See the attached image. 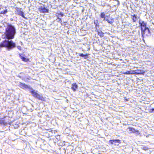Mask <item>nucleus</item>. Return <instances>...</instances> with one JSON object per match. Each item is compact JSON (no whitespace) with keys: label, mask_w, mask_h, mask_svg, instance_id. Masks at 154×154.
<instances>
[{"label":"nucleus","mask_w":154,"mask_h":154,"mask_svg":"<svg viewBox=\"0 0 154 154\" xmlns=\"http://www.w3.org/2000/svg\"><path fill=\"white\" fill-rule=\"evenodd\" d=\"M20 87L23 89L27 88H29L30 89H32V88H30L29 86H28V85H25V84L20 83Z\"/></svg>","instance_id":"7"},{"label":"nucleus","mask_w":154,"mask_h":154,"mask_svg":"<svg viewBox=\"0 0 154 154\" xmlns=\"http://www.w3.org/2000/svg\"><path fill=\"white\" fill-rule=\"evenodd\" d=\"M121 140H110L109 142L111 144H114L116 146H118L120 143Z\"/></svg>","instance_id":"6"},{"label":"nucleus","mask_w":154,"mask_h":154,"mask_svg":"<svg viewBox=\"0 0 154 154\" xmlns=\"http://www.w3.org/2000/svg\"><path fill=\"white\" fill-rule=\"evenodd\" d=\"M105 20L107 21L108 23H112L114 21L113 19V18L108 19L107 18Z\"/></svg>","instance_id":"13"},{"label":"nucleus","mask_w":154,"mask_h":154,"mask_svg":"<svg viewBox=\"0 0 154 154\" xmlns=\"http://www.w3.org/2000/svg\"><path fill=\"white\" fill-rule=\"evenodd\" d=\"M61 16H63V14H61Z\"/></svg>","instance_id":"22"},{"label":"nucleus","mask_w":154,"mask_h":154,"mask_svg":"<svg viewBox=\"0 0 154 154\" xmlns=\"http://www.w3.org/2000/svg\"><path fill=\"white\" fill-rule=\"evenodd\" d=\"M100 17L101 18H103L104 20H106V19L108 17L107 16H106L104 12L101 13L100 14Z\"/></svg>","instance_id":"12"},{"label":"nucleus","mask_w":154,"mask_h":154,"mask_svg":"<svg viewBox=\"0 0 154 154\" xmlns=\"http://www.w3.org/2000/svg\"><path fill=\"white\" fill-rule=\"evenodd\" d=\"M0 124H3L4 125H6V122L3 120H0Z\"/></svg>","instance_id":"18"},{"label":"nucleus","mask_w":154,"mask_h":154,"mask_svg":"<svg viewBox=\"0 0 154 154\" xmlns=\"http://www.w3.org/2000/svg\"><path fill=\"white\" fill-rule=\"evenodd\" d=\"M139 24L141 26L142 36L143 37L144 30L147 28L146 27V23L144 22L143 21L140 20L139 21Z\"/></svg>","instance_id":"4"},{"label":"nucleus","mask_w":154,"mask_h":154,"mask_svg":"<svg viewBox=\"0 0 154 154\" xmlns=\"http://www.w3.org/2000/svg\"><path fill=\"white\" fill-rule=\"evenodd\" d=\"M30 92L32 93V96L42 101L45 100V97L37 93L36 92H35L32 89H31V91H30Z\"/></svg>","instance_id":"2"},{"label":"nucleus","mask_w":154,"mask_h":154,"mask_svg":"<svg viewBox=\"0 0 154 154\" xmlns=\"http://www.w3.org/2000/svg\"><path fill=\"white\" fill-rule=\"evenodd\" d=\"M20 58L22 59L23 61H24L26 62H27L29 60V59H27L24 57L21 56L20 55Z\"/></svg>","instance_id":"15"},{"label":"nucleus","mask_w":154,"mask_h":154,"mask_svg":"<svg viewBox=\"0 0 154 154\" xmlns=\"http://www.w3.org/2000/svg\"><path fill=\"white\" fill-rule=\"evenodd\" d=\"M79 55L80 57H84L85 59H86L88 57V54H79Z\"/></svg>","instance_id":"11"},{"label":"nucleus","mask_w":154,"mask_h":154,"mask_svg":"<svg viewBox=\"0 0 154 154\" xmlns=\"http://www.w3.org/2000/svg\"><path fill=\"white\" fill-rule=\"evenodd\" d=\"M40 11L43 13H46L48 11L47 9L44 8H42L40 9Z\"/></svg>","instance_id":"14"},{"label":"nucleus","mask_w":154,"mask_h":154,"mask_svg":"<svg viewBox=\"0 0 154 154\" xmlns=\"http://www.w3.org/2000/svg\"><path fill=\"white\" fill-rule=\"evenodd\" d=\"M16 33V29L14 26L11 24L7 25L4 34L2 36L3 38H6L3 41L2 45L4 46L7 47L9 49H12L15 47V43L11 39L14 38Z\"/></svg>","instance_id":"1"},{"label":"nucleus","mask_w":154,"mask_h":154,"mask_svg":"<svg viewBox=\"0 0 154 154\" xmlns=\"http://www.w3.org/2000/svg\"><path fill=\"white\" fill-rule=\"evenodd\" d=\"M151 110H152V112L154 110V108H152L151 109H150Z\"/></svg>","instance_id":"21"},{"label":"nucleus","mask_w":154,"mask_h":154,"mask_svg":"<svg viewBox=\"0 0 154 154\" xmlns=\"http://www.w3.org/2000/svg\"><path fill=\"white\" fill-rule=\"evenodd\" d=\"M17 48L20 50H22V48L20 46H18L17 47Z\"/></svg>","instance_id":"20"},{"label":"nucleus","mask_w":154,"mask_h":154,"mask_svg":"<svg viewBox=\"0 0 154 154\" xmlns=\"http://www.w3.org/2000/svg\"><path fill=\"white\" fill-rule=\"evenodd\" d=\"M98 35H99L100 37H103L104 35V33L101 31H100V32H98Z\"/></svg>","instance_id":"17"},{"label":"nucleus","mask_w":154,"mask_h":154,"mask_svg":"<svg viewBox=\"0 0 154 154\" xmlns=\"http://www.w3.org/2000/svg\"><path fill=\"white\" fill-rule=\"evenodd\" d=\"M7 10H6L5 11H2L1 13H2V14H5L6 13H7Z\"/></svg>","instance_id":"19"},{"label":"nucleus","mask_w":154,"mask_h":154,"mask_svg":"<svg viewBox=\"0 0 154 154\" xmlns=\"http://www.w3.org/2000/svg\"><path fill=\"white\" fill-rule=\"evenodd\" d=\"M78 85L76 83H74L72 84L71 89L74 91H75L78 88Z\"/></svg>","instance_id":"10"},{"label":"nucleus","mask_w":154,"mask_h":154,"mask_svg":"<svg viewBox=\"0 0 154 154\" xmlns=\"http://www.w3.org/2000/svg\"><path fill=\"white\" fill-rule=\"evenodd\" d=\"M150 34V32L148 28H146L144 30V35L143 36L146 34V35H149Z\"/></svg>","instance_id":"8"},{"label":"nucleus","mask_w":154,"mask_h":154,"mask_svg":"<svg viewBox=\"0 0 154 154\" xmlns=\"http://www.w3.org/2000/svg\"><path fill=\"white\" fill-rule=\"evenodd\" d=\"M18 14L22 16L23 18H25V17L24 15V13L21 11H18Z\"/></svg>","instance_id":"16"},{"label":"nucleus","mask_w":154,"mask_h":154,"mask_svg":"<svg viewBox=\"0 0 154 154\" xmlns=\"http://www.w3.org/2000/svg\"><path fill=\"white\" fill-rule=\"evenodd\" d=\"M144 72V71L143 70H131L127 71L125 72L124 73L128 74H143Z\"/></svg>","instance_id":"3"},{"label":"nucleus","mask_w":154,"mask_h":154,"mask_svg":"<svg viewBox=\"0 0 154 154\" xmlns=\"http://www.w3.org/2000/svg\"><path fill=\"white\" fill-rule=\"evenodd\" d=\"M127 131L129 133H136L137 134H140V133L138 131L135 130L134 128H133L129 127L127 129Z\"/></svg>","instance_id":"5"},{"label":"nucleus","mask_w":154,"mask_h":154,"mask_svg":"<svg viewBox=\"0 0 154 154\" xmlns=\"http://www.w3.org/2000/svg\"><path fill=\"white\" fill-rule=\"evenodd\" d=\"M132 17V20L134 22H135L140 17L138 16L137 14H134Z\"/></svg>","instance_id":"9"}]
</instances>
